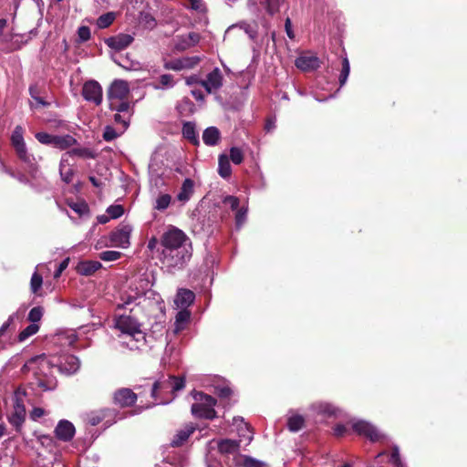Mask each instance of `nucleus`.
<instances>
[{
	"label": "nucleus",
	"mask_w": 467,
	"mask_h": 467,
	"mask_svg": "<svg viewBox=\"0 0 467 467\" xmlns=\"http://www.w3.org/2000/svg\"><path fill=\"white\" fill-rule=\"evenodd\" d=\"M160 84L161 88H172L174 86L173 76L171 74H163L160 77Z\"/></svg>",
	"instance_id": "nucleus-52"
},
{
	"label": "nucleus",
	"mask_w": 467,
	"mask_h": 467,
	"mask_svg": "<svg viewBox=\"0 0 467 467\" xmlns=\"http://www.w3.org/2000/svg\"><path fill=\"white\" fill-rule=\"evenodd\" d=\"M189 238L184 232L175 226H170L161 236L162 249L186 247Z\"/></svg>",
	"instance_id": "nucleus-4"
},
{
	"label": "nucleus",
	"mask_w": 467,
	"mask_h": 467,
	"mask_svg": "<svg viewBox=\"0 0 467 467\" xmlns=\"http://www.w3.org/2000/svg\"><path fill=\"white\" fill-rule=\"evenodd\" d=\"M28 91L33 99L40 97L41 89L36 84L30 85Z\"/></svg>",
	"instance_id": "nucleus-58"
},
{
	"label": "nucleus",
	"mask_w": 467,
	"mask_h": 467,
	"mask_svg": "<svg viewBox=\"0 0 467 467\" xmlns=\"http://www.w3.org/2000/svg\"><path fill=\"white\" fill-rule=\"evenodd\" d=\"M68 156H77L83 159H95V153L88 148H74L66 152Z\"/></svg>",
	"instance_id": "nucleus-34"
},
{
	"label": "nucleus",
	"mask_w": 467,
	"mask_h": 467,
	"mask_svg": "<svg viewBox=\"0 0 467 467\" xmlns=\"http://www.w3.org/2000/svg\"><path fill=\"white\" fill-rule=\"evenodd\" d=\"M182 137L189 140L192 145L199 146L200 140L196 132L195 124L192 121H185L182 125Z\"/></svg>",
	"instance_id": "nucleus-22"
},
{
	"label": "nucleus",
	"mask_w": 467,
	"mask_h": 467,
	"mask_svg": "<svg viewBox=\"0 0 467 467\" xmlns=\"http://www.w3.org/2000/svg\"><path fill=\"white\" fill-rule=\"evenodd\" d=\"M184 5L187 8L192 9L198 12H204L206 10L205 3L202 0H186Z\"/></svg>",
	"instance_id": "nucleus-46"
},
{
	"label": "nucleus",
	"mask_w": 467,
	"mask_h": 467,
	"mask_svg": "<svg viewBox=\"0 0 467 467\" xmlns=\"http://www.w3.org/2000/svg\"><path fill=\"white\" fill-rule=\"evenodd\" d=\"M43 285V277L38 272H34L30 280V289L33 294H37Z\"/></svg>",
	"instance_id": "nucleus-39"
},
{
	"label": "nucleus",
	"mask_w": 467,
	"mask_h": 467,
	"mask_svg": "<svg viewBox=\"0 0 467 467\" xmlns=\"http://www.w3.org/2000/svg\"><path fill=\"white\" fill-rule=\"evenodd\" d=\"M54 432L57 440L64 442H68L74 438L76 429L73 423L69 420H61L58 421Z\"/></svg>",
	"instance_id": "nucleus-13"
},
{
	"label": "nucleus",
	"mask_w": 467,
	"mask_h": 467,
	"mask_svg": "<svg viewBox=\"0 0 467 467\" xmlns=\"http://www.w3.org/2000/svg\"><path fill=\"white\" fill-rule=\"evenodd\" d=\"M181 61H182V69H185V68H193L196 65L199 64V62L201 61V58L197 56H194V57H181Z\"/></svg>",
	"instance_id": "nucleus-43"
},
{
	"label": "nucleus",
	"mask_w": 467,
	"mask_h": 467,
	"mask_svg": "<svg viewBox=\"0 0 467 467\" xmlns=\"http://www.w3.org/2000/svg\"><path fill=\"white\" fill-rule=\"evenodd\" d=\"M109 109L111 110L117 111L118 113L128 112L130 109V102L125 101V100H117V102L110 101Z\"/></svg>",
	"instance_id": "nucleus-40"
},
{
	"label": "nucleus",
	"mask_w": 467,
	"mask_h": 467,
	"mask_svg": "<svg viewBox=\"0 0 467 467\" xmlns=\"http://www.w3.org/2000/svg\"><path fill=\"white\" fill-rule=\"evenodd\" d=\"M44 415H46V410L44 409H42V408H39V407H35L30 411V418L33 420H37L39 418L43 417Z\"/></svg>",
	"instance_id": "nucleus-55"
},
{
	"label": "nucleus",
	"mask_w": 467,
	"mask_h": 467,
	"mask_svg": "<svg viewBox=\"0 0 467 467\" xmlns=\"http://www.w3.org/2000/svg\"><path fill=\"white\" fill-rule=\"evenodd\" d=\"M65 162H67V160L62 159L59 166L60 176L63 182L70 183L73 180L75 171L72 168L66 169Z\"/></svg>",
	"instance_id": "nucleus-35"
},
{
	"label": "nucleus",
	"mask_w": 467,
	"mask_h": 467,
	"mask_svg": "<svg viewBox=\"0 0 467 467\" xmlns=\"http://www.w3.org/2000/svg\"><path fill=\"white\" fill-rule=\"evenodd\" d=\"M15 317L11 315L8 319L0 327V337H2L5 331L9 328L10 325L14 322Z\"/></svg>",
	"instance_id": "nucleus-60"
},
{
	"label": "nucleus",
	"mask_w": 467,
	"mask_h": 467,
	"mask_svg": "<svg viewBox=\"0 0 467 467\" xmlns=\"http://www.w3.org/2000/svg\"><path fill=\"white\" fill-rule=\"evenodd\" d=\"M202 140L207 146H215L221 140V132L216 127H208L202 132Z\"/></svg>",
	"instance_id": "nucleus-23"
},
{
	"label": "nucleus",
	"mask_w": 467,
	"mask_h": 467,
	"mask_svg": "<svg viewBox=\"0 0 467 467\" xmlns=\"http://www.w3.org/2000/svg\"><path fill=\"white\" fill-rule=\"evenodd\" d=\"M352 429L356 433L368 438L371 441H379L382 438V435L374 426L364 420L355 422Z\"/></svg>",
	"instance_id": "nucleus-12"
},
{
	"label": "nucleus",
	"mask_w": 467,
	"mask_h": 467,
	"mask_svg": "<svg viewBox=\"0 0 467 467\" xmlns=\"http://www.w3.org/2000/svg\"><path fill=\"white\" fill-rule=\"evenodd\" d=\"M39 330V326L36 324H30L24 328L18 335V341H25L29 337L35 335Z\"/></svg>",
	"instance_id": "nucleus-37"
},
{
	"label": "nucleus",
	"mask_w": 467,
	"mask_h": 467,
	"mask_svg": "<svg viewBox=\"0 0 467 467\" xmlns=\"http://www.w3.org/2000/svg\"><path fill=\"white\" fill-rule=\"evenodd\" d=\"M81 94L87 101L93 102L96 106L100 105L102 102V87L94 79L88 80L84 83Z\"/></svg>",
	"instance_id": "nucleus-6"
},
{
	"label": "nucleus",
	"mask_w": 467,
	"mask_h": 467,
	"mask_svg": "<svg viewBox=\"0 0 467 467\" xmlns=\"http://www.w3.org/2000/svg\"><path fill=\"white\" fill-rule=\"evenodd\" d=\"M18 159L23 161L28 168V172L35 177L38 167L35 157L28 153L26 143L16 145L13 147Z\"/></svg>",
	"instance_id": "nucleus-10"
},
{
	"label": "nucleus",
	"mask_w": 467,
	"mask_h": 467,
	"mask_svg": "<svg viewBox=\"0 0 467 467\" xmlns=\"http://www.w3.org/2000/svg\"><path fill=\"white\" fill-rule=\"evenodd\" d=\"M193 398L196 400H198L200 403H203L204 405H206V407L208 406V407L213 408L217 403V400L215 398H213L211 395L205 394L202 391L196 392L194 394Z\"/></svg>",
	"instance_id": "nucleus-36"
},
{
	"label": "nucleus",
	"mask_w": 467,
	"mask_h": 467,
	"mask_svg": "<svg viewBox=\"0 0 467 467\" xmlns=\"http://www.w3.org/2000/svg\"><path fill=\"white\" fill-rule=\"evenodd\" d=\"M131 227L129 224H120L110 233L109 240L114 246L126 248L130 245Z\"/></svg>",
	"instance_id": "nucleus-7"
},
{
	"label": "nucleus",
	"mask_w": 467,
	"mask_h": 467,
	"mask_svg": "<svg viewBox=\"0 0 467 467\" xmlns=\"http://www.w3.org/2000/svg\"><path fill=\"white\" fill-rule=\"evenodd\" d=\"M102 265L99 261H84L80 262L77 266V271L82 275H91L96 273Z\"/></svg>",
	"instance_id": "nucleus-24"
},
{
	"label": "nucleus",
	"mask_w": 467,
	"mask_h": 467,
	"mask_svg": "<svg viewBox=\"0 0 467 467\" xmlns=\"http://www.w3.org/2000/svg\"><path fill=\"white\" fill-rule=\"evenodd\" d=\"M223 202L229 204L232 210H238L240 204L239 199L232 195L226 196Z\"/></svg>",
	"instance_id": "nucleus-54"
},
{
	"label": "nucleus",
	"mask_w": 467,
	"mask_h": 467,
	"mask_svg": "<svg viewBox=\"0 0 467 467\" xmlns=\"http://www.w3.org/2000/svg\"><path fill=\"white\" fill-rule=\"evenodd\" d=\"M195 299L194 293L187 288H179L174 299V304L180 309L188 308Z\"/></svg>",
	"instance_id": "nucleus-17"
},
{
	"label": "nucleus",
	"mask_w": 467,
	"mask_h": 467,
	"mask_svg": "<svg viewBox=\"0 0 467 467\" xmlns=\"http://www.w3.org/2000/svg\"><path fill=\"white\" fill-rule=\"evenodd\" d=\"M138 395L130 388H119L112 396L113 404L120 409L130 408L135 405Z\"/></svg>",
	"instance_id": "nucleus-5"
},
{
	"label": "nucleus",
	"mask_w": 467,
	"mask_h": 467,
	"mask_svg": "<svg viewBox=\"0 0 467 467\" xmlns=\"http://www.w3.org/2000/svg\"><path fill=\"white\" fill-rule=\"evenodd\" d=\"M223 75L218 67L211 71L206 79L200 80V85L204 88L207 93L216 92L223 86Z\"/></svg>",
	"instance_id": "nucleus-9"
},
{
	"label": "nucleus",
	"mask_w": 467,
	"mask_h": 467,
	"mask_svg": "<svg viewBox=\"0 0 467 467\" xmlns=\"http://www.w3.org/2000/svg\"><path fill=\"white\" fill-rule=\"evenodd\" d=\"M193 189H194V182L190 178L185 179L182 182V185L181 187L179 193L177 194L178 201L183 202L189 201L191 196L193 193Z\"/></svg>",
	"instance_id": "nucleus-25"
},
{
	"label": "nucleus",
	"mask_w": 467,
	"mask_h": 467,
	"mask_svg": "<svg viewBox=\"0 0 467 467\" xmlns=\"http://www.w3.org/2000/svg\"><path fill=\"white\" fill-rule=\"evenodd\" d=\"M185 387V379L183 377L168 376L156 380L151 389L150 396L155 400H160L161 403H166L162 399L163 393H175Z\"/></svg>",
	"instance_id": "nucleus-2"
},
{
	"label": "nucleus",
	"mask_w": 467,
	"mask_h": 467,
	"mask_svg": "<svg viewBox=\"0 0 467 467\" xmlns=\"http://www.w3.org/2000/svg\"><path fill=\"white\" fill-rule=\"evenodd\" d=\"M285 32H286V35L287 36L290 38V39H293L295 37V35H294V32L292 30V25H291V20L289 17H287L285 19Z\"/></svg>",
	"instance_id": "nucleus-63"
},
{
	"label": "nucleus",
	"mask_w": 467,
	"mask_h": 467,
	"mask_svg": "<svg viewBox=\"0 0 467 467\" xmlns=\"http://www.w3.org/2000/svg\"><path fill=\"white\" fill-rule=\"evenodd\" d=\"M43 314L44 308L42 306H35L29 311L27 319L32 322V324H36L41 320Z\"/></svg>",
	"instance_id": "nucleus-42"
},
{
	"label": "nucleus",
	"mask_w": 467,
	"mask_h": 467,
	"mask_svg": "<svg viewBox=\"0 0 467 467\" xmlns=\"http://www.w3.org/2000/svg\"><path fill=\"white\" fill-rule=\"evenodd\" d=\"M107 213L110 218L117 219L124 213V207L120 204L110 205L107 209Z\"/></svg>",
	"instance_id": "nucleus-49"
},
{
	"label": "nucleus",
	"mask_w": 467,
	"mask_h": 467,
	"mask_svg": "<svg viewBox=\"0 0 467 467\" xmlns=\"http://www.w3.org/2000/svg\"><path fill=\"white\" fill-rule=\"evenodd\" d=\"M134 40V37L130 34H118L109 36L104 40L105 44L116 52H119L127 48Z\"/></svg>",
	"instance_id": "nucleus-11"
},
{
	"label": "nucleus",
	"mask_w": 467,
	"mask_h": 467,
	"mask_svg": "<svg viewBox=\"0 0 467 467\" xmlns=\"http://www.w3.org/2000/svg\"><path fill=\"white\" fill-rule=\"evenodd\" d=\"M230 160L234 164H241L244 161V153L242 150L237 147H232L230 150Z\"/></svg>",
	"instance_id": "nucleus-45"
},
{
	"label": "nucleus",
	"mask_w": 467,
	"mask_h": 467,
	"mask_svg": "<svg viewBox=\"0 0 467 467\" xmlns=\"http://www.w3.org/2000/svg\"><path fill=\"white\" fill-rule=\"evenodd\" d=\"M161 262L168 268H182L192 257L191 247H179L161 250Z\"/></svg>",
	"instance_id": "nucleus-3"
},
{
	"label": "nucleus",
	"mask_w": 467,
	"mask_h": 467,
	"mask_svg": "<svg viewBox=\"0 0 467 467\" xmlns=\"http://www.w3.org/2000/svg\"><path fill=\"white\" fill-rule=\"evenodd\" d=\"M130 88L128 82L121 79L114 80L107 91L108 99L110 101L125 100L128 99Z\"/></svg>",
	"instance_id": "nucleus-8"
},
{
	"label": "nucleus",
	"mask_w": 467,
	"mask_h": 467,
	"mask_svg": "<svg viewBox=\"0 0 467 467\" xmlns=\"http://www.w3.org/2000/svg\"><path fill=\"white\" fill-rule=\"evenodd\" d=\"M189 42L186 43L187 47L194 46L200 41V35L195 32H190L187 36Z\"/></svg>",
	"instance_id": "nucleus-56"
},
{
	"label": "nucleus",
	"mask_w": 467,
	"mask_h": 467,
	"mask_svg": "<svg viewBox=\"0 0 467 467\" xmlns=\"http://www.w3.org/2000/svg\"><path fill=\"white\" fill-rule=\"evenodd\" d=\"M191 411L192 415L199 419L213 420L217 417V412L213 408L206 407L203 403H193Z\"/></svg>",
	"instance_id": "nucleus-18"
},
{
	"label": "nucleus",
	"mask_w": 467,
	"mask_h": 467,
	"mask_svg": "<svg viewBox=\"0 0 467 467\" xmlns=\"http://www.w3.org/2000/svg\"><path fill=\"white\" fill-rule=\"evenodd\" d=\"M119 136L116 130L111 126H106L102 137L106 141H111Z\"/></svg>",
	"instance_id": "nucleus-51"
},
{
	"label": "nucleus",
	"mask_w": 467,
	"mask_h": 467,
	"mask_svg": "<svg viewBox=\"0 0 467 467\" xmlns=\"http://www.w3.org/2000/svg\"><path fill=\"white\" fill-rule=\"evenodd\" d=\"M283 2L284 0H262L261 5L268 15L274 16L280 11V5Z\"/></svg>",
	"instance_id": "nucleus-32"
},
{
	"label": "nucleus",
	"mask_w": 467,
	"mask_h": 467,
	"mask_svg": "<svg viewBox=\"0 0 467 467\" xmlns=\"http://www.w3.org/2000/svg\"><path fill=\"white\" fill-rule=\"evenodd\" d=\"M240 441L231 440V439H223L218 441V451L223 456L233 455H241L239 453L240 451Z\"/></svg>",
	"instance_id": "nucleus-16"
},
{
	"label": "nucleus",
	"mask_w": 467,
	"mask_h": 467,
	"mask_svg": "<svg viewBox=\"0 0 467 467\" xmlns=\"http://www.w3.org/2000/svg\"><path fill=\"white\" fill-rule=\"evenodd\" d=\"M245 213L246 212L245 211H243V210H238L236 214H235V221H236V224L239 226L241 225L244 221V218H245Z\"/></svg>",
	"instance_id": "nucleus-64"
},
{
	"label": "nucleus",
	"mask_w": 467,
	"mask_h": 467,
	"mask_svg": "<svg viewBox=\"0 0 467 467\" xmlns=\"http://www.w3.org/2000/svg\"><path fill=\"white\" fill-rule=\"evenodd\" d=\"M121 253L118 251H104L99 254V258L106 262L116 261L121 257Z\"/></svg>",
	"instance_id": "nucleus-44"
},
{
	"label": "nucleus",
	"mask_w": 467,
	"mask_h": 467,
	"mask_svg": "<svg viewBox=\"0 0 467 467\" xmlns=\"http://www.w3.org/2000/svg\"><path fill=\"white\" fill-rule=\"evenodd\" d=\"M311 409L318 415L324 417H336L339 412L338 408L329 402L319 401L312 404Z\"/></svg>",
	"instance_id": "nucleus-20"
},
{
	"label": "nucleus",
	"mask_w": 467,
	"mask_h": 467,
	"mask_svg": "<svg viewBox=\"0 0 467 467\" xmlns=\"http://www.w3.org/2000/svg\"><path fill=\"white\" fill-rule=\"evenodd\" d=\"M218 173L221 177L227 179L232 174V168L229 158L226 155H220L218 163Z\"/></svg>",
	"instance_id": "nucleus-28"
},
{
	"label": "nucleus",
	"mask_w": 467,
	"mask_h": 467,
	"mask_svg": "<svg viewBox=\"0 0 467 467\" xmlns=\"http://www.w3.org/2000/svg\"><path fill=\"white\" fill-rule=\"evenodd\" d=\"M24 130L21 126H16L11 136V144L12 146L20 145L25 143L24 140Z\"/></svg>",
	"instance_id": "nucleus-41"
},
{
	"label": "nucleus",
	"mask_w": 467,
	"mask_h": 467,
	"mask_svg": "<svg viewBox=\"0 0 467 467\" xmlns=\"http://www.w3.org/2000/svg\"><path fill=\"white\" fill-rule=\"evenodd\" d=\"M35 137L41 144L53 145L54 143L55 135L41 131L36 133Z\"/></svg>",
	"instance_id": "nucleus-47"
},
{
	"label": "nucleus",
	"mask_w": 467,
	"mask_h": 467,
	"mask_svg": "<svg viewBox=\"0 0 467 467\" xmlns=\"http://www.w3.org/2000/svg\"><path fill=\"white\" fill-rule=\"evenodd\" d=\"M69 264V258L64 259L58 265L57 269L55 271L54 276L57 278L60 276L62 272L67 267Z\"/></svg>",
	"instance_id": "nucleus-57"
},
{
	"label": "nucleus",
	"mask_w": 467,
	"mask_h": 467,
	"mask_svg": "<svg viewBox=\"0 0 467 467\" xmlns=\"http://www.w3.org/2000/svg\"><path fill=\"white\" fill-rule=\"evenodd\" d=\"M191 317V312L186 308L181 309L175 317V330L174 332L177 334L181 330L184 328L183 325L188 323Z\"/></svg>",
	"instance_id": "nucleus-29"
},
{
	"label": "nucleus",
	"mask_w": 467,
	"mask_h": 467,
	"mask_svg": "<svg viewBox=\"0 0 467 467\" xmlns=\"http://www.w3.org/2000/svg\"><path fill=\"white\" fill-rule=\"evenodd\" d=\"M232 464L235 467H265L263 462L243 454L233 457Z\"/></svg>",
	"instance_id": "nucleus-21"
},
{
	"label": "nucleus",
	"mask_w": 467,
	"mask_h": 467,
	"mask_svg": "<svg viewBox=\"0 0 467 467\" xmlns=\"http://www.w3.org/2000/svg\"><path fill=\"white\" fill-rule=\"evenodd\" d=\"M347 432V428L343 424H337L334 428V435L337 437H342Z\"/></svg>",
	"instance_id": "nucleus-62"
},
{
	"label": "nucleus",
	"mask_w": 467,
	"mask_h": 467,
	"mask_svg": "<svg viewBox=\"0 0 467 467\" xmlns=\"http://www.w3.org/2000/svg\"><path fill=\"white\" fill-rule=\"evenodd\" d=\"M305 427V419L299 414L292 415L287 420V428L292 432H296Z\"/></svg>",
	"instance_id": "nucleus-30"
},
{
	"label": "nucleus",
	"mask_w": 467,
	"mask_h": 467,
	"mask_svg": "<svg viewBox=\"0 0 467 467\" xmlns=\"http://www.w3.org/2000/svg\"><path fill=\"white\" fill-rule=\"evenodd\" d=\"M36 362L34 367V384L42 391L54 390L57 387V380L54 375L55 366L45 356H36L31 358V363Z\"/></svg>",
	"instance_id": "nucleus-1"
},
{
	"label": "nucleus",
	"mask_w": 467,
	"mask_h": 467,
	"mask_svg": "<svg viewBox=\"0 0 467 467\" xmlns=\"http://www.w3.org/2000/svg\"><path fill=\"white\" fill-rule=\"evenodd\" d=\"M116 327L122 333L133 336L136 333H140V324L138 321L130 317L122 315L116 319Z\"/></svg>",
	"instance_id": "nucleus-14"
},
{
	"label": "nucleus",
	"mask_w": 467,
	"mask_h": 467,
	"mask_svg": "<svg viewBox=\"0 0 467 467\" xmlns=\"http://www.w3.org/2000/svg\"><path fill=\"white\" fill-rule=\"evenodd\" d=\"M171 196L168 193L161 194L157 199L154 208L159 211L167 209L171 203Z\"/></svg>",
	"instance_id": "nucleus-38"
},
{
	"label": "nucleus",
	"mask_w": 467,
	"mask_h": 467,
	"mask_svg": "<svg viewBox=\"0 0 467 467\" xmlns=\"http://www.w3.org/2000/svg\"><path fill=\"white\" fill-rule=\"evenodd\" d=\"M114 121L116 123H120L122 124V127L124 130H126L129 126V120L126 119L122 115H120L119 113H116L114 115Z\"/></svg>",
	"instance_id": "nucleus-61"
},
{
	"label": "nucleus",
	"mask_w": 467,
	"mask_h": 467,
	"mask_svg": "<svg viewBox=\"0 0 467 467\" xmlns=\"http://www.w3.org/2000/svg\"><path fill=\"white\" fill-rule=\"evenodd\" d=\"M116 13L108 12L99 16L97 19V26L100 29L108 28L116 19Z\"/></svg>",
	"instance_id": "nucleus-31"
},
{
	"label": "nucleus",
	"mask_w": 467,
	"mask_h": 467,
	"mask_svg": "<svg viewBox=\"0 0 467 467\" xmlns=\"http://www.w3.org/2000/svg\"><path fill=\"white\" fill-rule=\"evenodd\" d=\"M295 65L297 68L303 71H310L315 70L320 67V60L317 56L313 54L305 53L296 59Z\"/></svg>",
	"instance_id": "nucleus-15"
},
{
	"label": "nucleus",
	"mask_w": 467,
	"mask_h": 467,
	"mask_svg": "<svg viewBox=\"0 0 467 467\" xmlns=\"http://www.w3.org/2000/svg\"><path fill=\"white\" fill-rule=\"evenodd\" d=\"M349 73H350V64H349L348 58L347 57H345L342 58L341 70H340V73L338 76V83H339L340 88H342L347 83Z\"/></svg>",
	"instance_id": "nucleus-33"
},
{
	"label": "nucleus",
	"mask_w": 467,
	"mask_h": 467,
	"mask_svg": "<svg viewBox=\"0 0 467 467\" xmlns=\"http://www.w3.org/2000/svg\"><path fill=\"white\" fill-rule=\"evenodd\" d=\"M389 460L393 464H400V462H401L399 449L397 447L392 450Z\"/></svg>",
	"instance_id": "nucleus-59"
},
{
	"label": "nucleus",
	"mask_w": 467,
	"mask_h": 467,
	"mask_svg": "<svg viewBox=\"0 0 467 467\" xmlns=\"http://www.w3.org/2000/svg\"><path fill=\"white\" fill-rule=\"evenodd\" d=\"M26 418V410L25 408L16 409L11 416L8 418V420L11 425H13L17 432H20L22 429V425L25 421Z\"/></svg>",
	"instance_id": "nucleus-27"
},
{
	"label": "nucleus",
	"mask_w": 467,
	"mask_h": 467,
	"mask_svg": "<svg viewBox=\"0 0 467 467\" xmlns=\"http://www.w3.org/2000/svg\"><path fill=\"white\" fill-rule=\"evenodd\" d=\"M196 427L193 424H187L183 429L177 431L171 441V446L178 448L182 446L195 431Z\"/></svg>",
	"instance_id": "nucleus-19"
},
{
	"label": "nucleus",
	"mask_w": 467,
	"mask_h": 467,
	"mask_svg": "<svg viewBox=\"0 0 467 467\" xmlns=\"http://www.w3.org/2000/svg\"><path fill=\"white\" fill-rule=\"evenodd\" d=\"M78 144V140L71 135L57 136L55 135L53 146L64 150L69 149L71 146Z\"/></svg>",
	"instance_id": "nucleus-26"
},
{
	"label": "nucleus",
	"mask_w": 467,
	"mask_h": 467,
	"mask_svg": "<svg viewBox=\"0 0 467 467\" xmlns=\"http://www.w3.org/2000/svg\"><path fill=\"white\" fill-rule=\"evenodd\" d=\"M78 36L80 42H87L90 39V29L87 26H81L78 29Z\"/></svg>",
	"instance_id": "nucleus-50"
},
{
	"label": "nucleus",
	"mask_w": 467,
	"mask_h": 467,
	"mask_svg": "<svg viewBox=\"0 0 467 467\" xmlns=\"http://www.w3.org/2000/svg\"><path fill=\"white\" fill-rule=\"evenodd\" d=\"M214 394L220 399H229L233 394V390L229 386H216L214 387Z\"/></svg>",
	"instance_id": "nucleus-48"
},
{
	"label": "nucleus",
	"mask_w": 467,
	"mask_h": 467,
	"mask_svg": "<svg viewBox=\"0 0 467 467\" xmlns=\"http://www.w3.org/2000/svg\"><path fill=\"white\" fill-rule=\"evenodd\" d=\"M164 68L168 70H182L181 58L170 60L164 63Z\"/></svg>",
	"instance_id": "nucleus-53"
}]
</instances>
